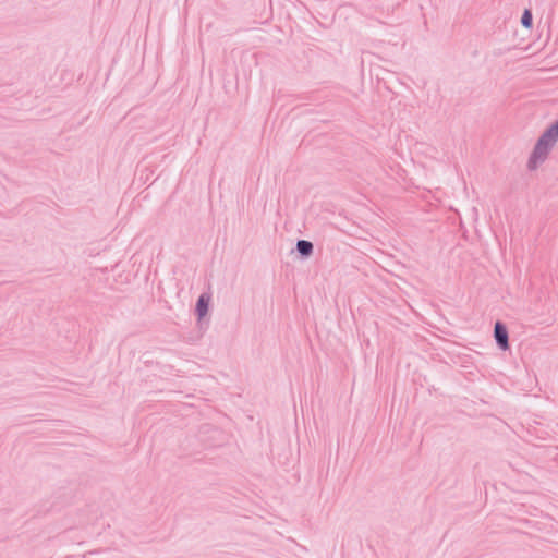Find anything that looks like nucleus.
<instances>
[{
  "label": "nucleus",
  "instance_id": "0eeeda50",
  "mask_svg": "<svg viewBox=\"0 0 558 558\" xmlns=\"http://www.w3.org/2000/svg\"><path fill=\"white\" fill-rule=\"evenodd\" d=\"M550 128L558 134V120L555 123H553Z\"/></svg>",
  "mask_w": 558,
  "mask_h": 558
},
{
  "label": "nucleus",
  "instance_id": "f257e3e1",
  "mask_svg": "<svg viewBox=\"0 0 558 558\" xmlns=\"http://www.w3.org/2000/svg\"><path fill=\"white\" fill-rule=\"evenodd\" d=\"M554 146L551 143L546 142L545 137H538L527 161L529 170H535L539 163H543Z\"/></svg>",
  "mask_w": 558,
  "mask_h": 558
},
{
  "label": "nucleus",
  "instance_id": "423d86ee",
  "mask_svg": "<svg viewBox=\"0 0 558 558\" xmlns=\"http://www.w3.org/2000/svg\"><path fill=\"white\" fill-rule=\"evenodd\" d=\"M539 137H545L546 142L551 143L553 145H555L558 141V134L553 131L550 126L545 130Z\"/></svg>",
  "mask_w": 558,
  "mask_h": 558
},
{
  "label": "nucleus",
  "instance_id": "20e7f679",
  "mask_svg": "<svg viewBox=\"0 0 558 558\" xmlns=\"http://www.w3.org/2000/svg\"><path fill=\"white\" fill-rule=\"evenodd\" d=\"M296 251L302 258H308L314 251V245L307 240H298Z\"/></svg>",
  "mask_w": 558,
  "mask_h": 558
},
{
  "label": "nucleus",
  "instance_id": "39448f33",
  "mask_svg": "<svg viewBox=\"0 0 558 558\" xmlns=\"http://www.w3.org/2000/svg\"><path fill=\"white\" fill-rule=\"evenodd\" d=\"M521 24L525 28H531L533 25V15L531 10L525 9L521 16Z\"/></svg>",
  "mask_w": 558,
  "mask_h": 558
},
{
  "label": "nucleus",
  "instance_id": "7ed1b4c3",
  "mask_svg": "<svg viewBox=\"0 0 558 558\" xmlns=\"http://www.w3.org/2000/svg\"><path fill=\"white\" fill-rule=\"evenodd\" d=\"M210 299H211V296L209 293H202L198 296L196 306H195V313L197 315L198 320H201L203 317L206 316V314L208 312Z\"/></svg>",
  "mask_w": 558,
  "mask_h": 558
},
{
  "label": "nucleus",
  "instance_id": "f03ea898",
  "mask_svg": "<svg viewBox=\"0 0 558 558\" xmlns=\"http://www.w3.org/2000/svg\"><path fill=\"white\" fill-rule=\"evenodd\" d=\"M494 338L499 349L504 351L509 349L508 329L506 325L499 320H497L494 326Z\"/></svg>",
  "mask_w": 558,
  "mask_h": 558
}]
</instances>
